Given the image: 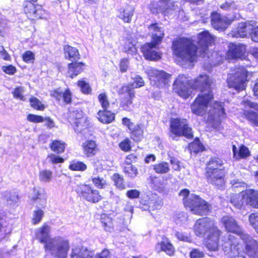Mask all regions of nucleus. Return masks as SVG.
Returning a JSON list of instances; mask_svg holds the SVG:
<instances>
[{
	"label": "nucleus",
	"instance_id": "obj_1",
	"mask_svg": "<svg viewBox=\"0 0 258 258\" xmlns=\"http://www.w3.org/2000/svg\"><path fill=\"white\" fill-rule=\"evenodd\" d=\"M198 46L189 39L181 38L172 43L173 53L183 60L193 62L197 56L209 57L208 47L214 41V38L208 31L199 34Z\"/></svg>",
	"mask_w": 258,
	"mask_h": 258
},
{
	"label": "nucleus",
	"instance_id": "obj_2",
	"mask_svg": "<svg viewBox=\"0 0 258 258\" xmlns=\"http://www.w3.org/2000/svg\"><path fill=\"white\" fill-rule=\"evenodd\" d=\"M213 93H201L191 105L193 113L199 116H207V121L214 129L220 130L221 121L226 117L224 103L211 102ZM205 117H206L205 116Z\"/></svg>",
	"mask_w": 258,
	"mask_h": 258
},
{
	"label": "nucleus",
	"instance_id": "obj_3",
	"mask_svg": "<svg viewBox=\"0 0 258 258\" xmlns=\"http://www.w3.org/2000/svg\"><path fill=\"white\" fill-rule=\"evenodd\" d=\"M194 231L199 236H206L205 245L210 250L218 249L220 231L215 226L214 222L208 218L197 220L194 225Z\"/></svg>",
	"mask_w": 258,
	"mask_h": 258
},
{
	"label": "nucleus",
	"instance_id": "obj_4",
	"mask_svg": "<svg viewBox=\"0 0 258 258\" xmlns=\"http://www.w3.org/2000/svg\"><path fill=\"white\" fill-rule=\"evenodd\" d=\"M179 196L182 197L184 206L189 208L194 214L203 216L207 215L211 209V206L199 196L195 194L189 195L187 189L181 190Z\"/></svg>",
	"mask_w": 258,
	"mask_h": 258
},
{
	"label": "nucleus",
	"instance_id": "obj_5",
	"mask_svg": "<svg viewBox=\"0 0 258 258\" xmlns=\"http://www.w3.org/2000/svg\"><path fill=\"white\" fill-rule=\"evenodd\" d=\"M68 240L61 236H55L44 245L46 252L53 258H67L70 249Z\"/></svg>",
	"mask_w": 258,
	"mask_h": 258
},
{
	"label": "nucleus",
	"instance_id": "obj_6",
	"mask_svg": "<svg viewBox=\"0 0 258 258\" xmlns=\"http://www.w3.org/2000/svg\"><path fill=\"white\" fill-rule=\"evenodd\" d=\"M169 136L173 140H177V138L184 136L187 139H192V129L189 126L186 119L177 118L171 119L170 122Z\"/></svg>",
	"mask_w": 258,
	"mask_h": 258
},
{
	"label": "nucleus",
	"instance_id": "obj_7",
	"mask_svg": "<svg viewBox=\"0 0 258 258\" xmlns=\"http://www.w3.org/2000/svg\"><path fill=\"white\" fill-rule=\"evenodd\" d=\"M225 238L226 241L222 246L225 255L229 258H245V252L242 245L237 241L233 235L228 234Z\"/></svg>",
	"mask_w": 258,
	"mask_h": 258
},
{
	"label": "nucleus",
	"instance_id": "obj_8",
	"mask_svg": "<svg viewBox=\"0 0 258 258\" xmlns=\"http://www.w3.org/2000/svg\"><path fill=\"white\" fill-rule=\"evenodd\" d=\"M247 71L243 67L238 68L234 72L228 75L227 83L230 88H233L237 91L245 89L247 81Z\"/></svg>",
	"mask_w": 258,
	"mask_h": 258
},
{
	"label": "nucleus",
	"instance_id": "obj_9",
	"mask_svg": "<svg viewBox=\"0 0 258 258\" xmlns=\"http://www.w3.org/2000/svg\"><path fill=\"white\" fill-rule=\"evenodd\" d=\"M190 80L184 75L178 76L173 84V90L179 96L186 99L191 94Z\"/></svg>",
	"mask_w": 258,
	"mask_h": 258
},
{
	"label": "nucleus",
	"instance_id": "obj_10",
	"mask_svg": "<svg viewBox=\"0 0 258 258\" xmlns=\"http://www.w3.org/2000/svg\"><path fill=\"white\" fill-rule=\"evenodd\" d=\"M75 190L81 198L89 202L96 203L102 199L99 191L93 189L88 184H81L78 185Z\"/></svg>",
	"mask_w": 258,
	"mask_h": 258
},
{
	"label": "nucleus",
	"instance_id": "obj_11",
	"mask_svg": "<svg viewBox=\"0 0 258 258\" xmlns=\"http://www.w3.org/2000/svg\"><path fill=\"white\" fill-rule=\"evenodd\" d=\"M213 80L206 74H201L195 80H190L192 89H198L201 93H213Z\"/></svg>",
	"mask_w": 258,
	"mask_h": 258
},
{
	"label": "nucleus",
	"instance_id": "obj_12",
	"mask_svg": "<svg viewBox=\"0 0 258 258\" xmlns=\"http://www.w3.org/2000/svg\"><path fill=\"white\" fill-rule=\"evenodd\" d=\"M148 74L151 83L158 88H162L168 84L171 76L163 71H159L154 68L148 69Z\"/></svg>",
	"mask_w": 258,
	"mask_h": 258
},
{
	"label": "nucleus",
	"instance_id": "obj_13",
	"mask_svg": "<svg viewBox=\"0 0 258 258\" xmlns=\"http://www.w3.org/2000/svg\"><path fill=\"white\" fill-rule=\"evenodd\" d=\"M71 258H110L109 251L104 249L97 255L94 256V252L84 247H76L72 248Z\"/></svg>",
	"mask_w": 258,
	"mask_h": 258
},
{
	"label": "nucleus",
	"instance_id": "obj_14",
	"mask_svg": "<svg viewBox=\"0 0 258 258\" xmlns=\"http://www.w3.org/2000/svg\"><path fill=\"white\" fill-rule=\"evenodd\" d=\"M121 96L120 107L126 111H131L133 108V99L135 97V92L129 86H123L119 90Z\"/></svg>",
	"mask_w": 258,
	"mask_h": 258
},
{
	"label": "nucleus",
	"instance_id": "obj_15",
	"mask_svg": "<svg viewBox=\"0 0 258 258\" xmlns=\"http://www.w3.org/2000/svg\"><path fill=\"white\" fill-rule=\"evenodd\" d=\"M240 238L245 246V254L249 258H258V241L246 233L242 234Z\"/></svg>",
	"mask_w": 258,
	"mask_h": 258
},
{
	"label": "nucleus",
	"instance_id": "obj_16",
	"mask_svg": "<svg viewBox=\"0 0 258 258\" xmlns=\"http://www.w3.org/2000/svg\"><path fill=\"white\" fill-rule=\"evenodd\" d=\"M159 43L153 41L152 42L147 43L142 46L141 50L146 59L156 60L161 58V53L157 51V45Z\"/></svg>",
	"mask_w": 258,
	"mask_h": 258
},
{
	"label": "nucleus",
	"instance_id": "obj_17",
	"mask_svg": "<svg viewBox=\"0 0 258 258\" xmlns=\"http://www.w3.org/2000/svg\"><path fill=\"white\" fill-rule=\"evenodd\" d=\"M24 11L28 17L32 19H40L42 15V7L40 5H36L31 2L26 1L23 4Z\"/></svg>",
	"mask_w": 258,
	"mask_h": 258
},
{
	"label": "nucleus",
	"instance_id": "obj_18",
	"mask_svg": "<svg viewBox=\"0 0 258 258\" xmlns=\"http://www.w3.org/2000/svg\"><path fill=\"white\" fill-rule=\"evenodd\" d=\"M222 221L227 231L236 233L239 237H241L242 234L245 233L238 225L236 220L232 217L229 216H224L222 219Z\"/></svg>",
	"mask_w": 258,
	"mask_h": 258
},
{
	"label": "nucleus",
	"instance_id": "obj_19",
	"mask_svg": "<svg viewBox=\"0 0 258 258\" xmlns=\"http://www.w3.org/2000/svg\"><path fill=\"white\" fill-rule=\"evenodd\" d=\"M211 22L215 29L223 30L231 24V20L217 13H213L211 15Z\"/></svg>",
	"mask_w": 258,
	"mask_h": 258
},
{
	"label": "nucleus",
	"instance_id": "obj_20",
	"mask_svg": "<svg viewBox=\"0 0 258 258\" xmlns=\"http://www.w3.org/2000/svg\"><path fill=\"white\" fill-rule=\"evenodd\" d=\"M206 170V177L207 181L217 186H222L224 183V177L225 176L224 170H217L216 171Z\"/></svg>",
	"mask_w": 258,
	"mask_h": 258
},
{
	"label": "nucleus",
	"instance_id": "obj_21",
	"mask_svg": "<svg viewBox=\"0 0 258 258\" xmlns=\"http://www.w3.org/2000/svg\"><path fill=\"white\" fill-rule=\"evenodd\" d=\"M242 103L245 106V109H246L247 108H250L258 111V104L256 103L245 99L243 100ZM244 114L246 118L250 120L255 125L258 126L257 113L253 111H246V110H244Z\"/></svg>",
	"mask_w": 258,
	"mask_h": 258
},
{
	"label": "nucleus",
	"instance_id": "obj_22",
	"mask_svg": "<svg viewBox=\"0 0 258 258\" xmlns=\"http://www.w3.org/2000/svg\"><path fill=\"white\" fill-rule=\"evenodd\" d=\"M149 33L152 35V40L155 43H160L164 37V30L161 24L155 23L148 27Z\"/></svg>",
	"mask_w": 258,
	"mask_h": 258
},
{
	"label": "nucleus",
	"instance_id": "obj_23",
	"mask_svg": "<svg viewBox=\"0 0 258 258\" xmlns=\"http://www.w3.org/2000/svg\"><path fill=\"white\" fill-rule=\"evenodd\" d=\"M253 29L252 25L249 23H239L237 28L232 31V36L236 38H244L247 34H251Z\"/></svg>",
	"mask_w": 258,
	"mask_h": 258
},
{
	"label": "nucleus",
	"instance_id": "obj_24",
	"mask_svg": "<svg viewBox=\"0 0 258 258\" xmlns=\"http://www.w3.org/2000/svg\"><path fill=\"white\" fill-rule=\"evenodd\" d=\"M50 227L47 225H44L42 227L36 230V238L40 243H43L44 245H46L52 238H50L49 232Z\"/></svg>",
	"mask_w": 258,
	"mask_h": 258
},
{
	"label": "nucleus",
	"instance_id": "obj_25",
	"mask_svg": "<svg viewBox=\"0 0 258 258\" xmlns=\"http://www.w3.org/2000/svg\"><path fill=\"white\" fill-rule=\"evenodd\" d=\"M30 198L35 203L39 202L38 207H44L46 206L47 196L44 191L40 188H34Z\"/></svg>",
	"mask_w": 258,
	"mask_h": 258
},
{
	"label": "nucleus",
	"instance_id": "obj_26",
	"mask_svg": "<svg viewBox=\"0 0 258 258\" xmlns=\"http://www.w3.org/2000/svg\"><path fill=\"white\" fill-rule=\"evenodd\" d=\"M82 148L83 153L87 157H92L95 156L98 151L96 142L93 140L86 141L83 144Z\"/></svg>",
	"mask_w": 258,
	"mask_h": 258
},
{
	"label": "nucleus",
	"instance_id": "obj_27",
	"mask_svg": "<svg viewBox=\"0 0 258 258\" xmlns=\"http://www.w3.org/2000/svg\"><path fill=\"white\" fill-rule=\"evenodd\" d=\"M3 200L5 203L11 207L15 206L19 201L18 192L15 191H6L3 193Z\"/></svg>",
	"mask_w": 258,
	"mask_h": 258
},
{
	"label": "nucleus",
	"instance_id": "obj_28",
	"mask_svg": "<svg viewBox=\"0 0 258 258\" xmlns=\"http://www.w3.org/2000/svg\"><path fill=\"white\" fill-rule=\"evenodd\" d=\"M155 248L158 252L163 251L170 256L173 255L174 253L173 246L166 238L163 239L160 242L157 243Z\"/></svg>",
	"mask_w": 258,
	"mask_h": 258
},
{
	"label": "nucleus",
	"instance_id": "obj_29",
	"mask_svg": "<svg viewBox=\"0 0 258 258\" xmlns=\"http://www.w3.org/2000/svg\"><path fill=\"white\" fill-rule=\"evenodd\" d=\"M85 67L83 62H75L69 63L68 65V76L71 78L77 76L82 72Z\"/></svg>",
	"mask_w": 258,
	"mask_h": 258
},
{
	"label": "nucleus",
	"instance_id": "obj_30",
	"mask_svg": "<svg viewBox=\"0 0 258 258\" xmlns=\"http://www.w3.org/2000/svg\"><path fill=\"white\" fill-rule=\"evenodd\" d=\"M131 132V138L134 141L140 142L143 138L144 125L142 124H136Z\"/></svg>",
	"mask_w": 258,
	"mask_h": 258
},
{
	"label": "nucleus",
	"instance_id": "obj_31",
	"mask_svg": "<svg viewBox=\"0 0 258 258\" xmlns=\"http://www.w3.org/2000/svg\"><path fill=\"white\" fill-rule=\"evenodd\" d=\"M223 163L221 159L217 157L211 158L206 164V170H209V173L211 172V170H223Z\"/></svg>",
	"mask_w": 258,
	"mask_h": 258
},
{
	"label": "nucleus",
	"instance_id": "obj_32",
	"mask_svg": "<svg viewBox=\"0 0 258 258\" xmlns=\"http://www.w3.org/2000/svg\"><path fill=\"white\" fill-rule=\"evenodd\" d=\"M134 9L133 7L127 6L124 8L120 10L119 18L121 19L124 22L130 23L134 15Z\"/></svg>",
	"mask_w": 258,
	"mask_h": 258
},
{
	"label": "nucleus",
	"instance_id": "obj_33",
	"mask_svg": "<svg viewBox=\"0 0 258 258\" xmlns=\"http://www.w3.org/2000/svg\"><path fill=\"white\" fill-rule=\"evenodd\" d=\"M52 96L55 98L58 101L63 99V102L66 103H70L72 100V94L69 90H67L64 92H62L59 89L55 90Z\"/></svg>",
	"mask_w": 258,
	"mask_h": 258
},
{
	"label": "nucleus",
	"instance_id": "obj_34",
	"mask_svg": "<svg viewBox=\"0 0 258 258\" xmlns=\"http://www.w3.org/2000/svg\"><path fill=\"white\" fill-rule=\"evenodd\" d=\"M245 50V46L244 45L232 44L229 51L232 57L237 58H241L243 55Z\"/></svg>",
	"mask_w": 258,
	"mask_h": 258
},
{
	"label": "nucleus",
	"instance_id": "obj_35",
	"mask_svg": "<svg viewBox=\"0 0 258 258\" xmlns=\"http://www.w3.org/2000/svg\"><path fill=\"white\" fill-rule=\"evenodd\" d=\"M72 121L75 131L79 133H82L83 130L87 129L89 125V121L87 116L84 117L80 120Z\"/></svg>",
	"mask_w": 258,
	"mask_h": 258
},
{
	"label": "nucleus",
	"instance_id": "obj_36",
	"mask_svg": "<svg viewBox=\"0 0 258 258\" xmlns=\"http://www.w3.org/2000/svg\"><path fill=\"white\" fill-rule=\"evenodd\" d=\"M98 118L99 120L103 123H109L111 122L115 118L114 114L107 109H104L103 111L100 110L98 112Z\"/></svg>",
	"mask_w": 258,
	"mask_h": 258
},
{
	"label": "nucleus",
	"instance_id": "obj_37",
	"mask_svg": "<svg viewBox=\"0 0 258 258\" xmlns=\"http://www.w3.org/2000/svg\"><path fill=\"white\" fill-rule=\"evenodd\" d=\"M65 57L70 60H75L80 58L78 50L70 45H65L63 47Z\"/></svg>",
	"mask_w": 258,
	"mask_h": 258
},
{
	"label": "nucleus",
	"instance_id": "obj_38",
	"mask_svg": "<svg viewBox=\"0 0 258 258\" xmlns=\"http://www.w3.org/2000/svg\"><path fill=\"white\" fill-rule=\"evenodd\" d=\"M242 192L244 195L245 204L246 205L250 206L252 204V202L258 198L257 190L248 189H246L244 192L242 191Z\"/></svg>",
	"mask_w": 258,
	"mask_h": 258
},
{
	"label": "nucleus",
	"instance_id": "obj_39",
	"mask_svg": "<svg viewBox=\"0 0 258 258\" xmlns=\"http://www.w3.org/2000/svg\"><path fill=\"white\" fill-rule=\"evenodd\" d=\"M230 203L237 209H241L245 204L244 195L242 191L237 194H234L230 198Z\"/></svg>",
	"mask_w": 258,
	"mask_h": 258
},
{
	"label": "nucleus",
	"instance_id": "obj_40",
	"mask_svg": "<svg viewBox=\"0 0 258 258\" xmlns=\"http://www.w3.org/2000/svg\"><path fill=\"white\" fill-rule=\"evenodd\" d=\"M236 147L235 146H233V152L234 157L236 159H239V158H245L250 155V151L248 148L244 145L240 146L237 156L236 155Z\"/></svg>",
	"mask_w": 258,
	"mask_h": 258
},
{
	"label": "nucleus",
	"instance_id": "obj_41",
	"mask_svg": "<svg viewBox=\"0 0 258 258\" xmlns=\"http://www.w3.org/2000/svg\"><path fill=\"white\" fill-rule=\"evenodd\" d=\"M50 148L52 151L57 153H61L64 152L66 148V144L60 141H53L50 144Z\"/></svg>",
	"mask_w": 258,
	"mask_h": 258
},
{
	"label": "nucleus",
	"instance_id": "obj_42",
	"mask_svg": "<svg viewBox=\"0 0 258 258\" xmlns=\"http://www.w3.org/2000/svg\"><path fill=\"white\" fill-rule=\"evenodd\" d=\"M154 170L157 173L164 174L168 172L170 170L168 163L162 162L154 165Z\"/></svg>",
	"mask_w": 258,
	"mask_h": 258
},
{
	"label": "nucleus",
	"instance_id": "obj_43",
	"mask_svg": "<svg viewBox=\"0 0 258 258\" xmlns=\"http://www.w3.org/2000/svg\"><path fill=\"white\" fill-rule=\"evenodd\" d=\"M101 222L106 231L110 232L113 229V225L112 219L105 215L102 216Z\"/></svg>",
	"mask_w": 258,
	"mask_h": 258
},
{
	"label": "nucleus",
	"instance_id": "obj_44",
	"mask_svg": "<svg viewBox=\"0 0 258 258\" xmlns=\"http://www.w3.org/2000/svg\"><path fill=\"white\" fill-rule=\"evenodd\" d=\"M132 77L134 82L132 84H129L128 86H129L132 90H134V88H139L144 85V81L140 76L134 75H133Z\"/></svg>",
	"mask_w": 258,
	"mask_h": 258
},
{
	"label": "nucleus",
	"instance_id": "obj_45",
	"mask_svg": "<svg viewBox=\"0 0 258 258\" xmlns=\"http://www.w3.org/2000/svg\"><path fill=\"white\" fill-rule=\"evenodd\" d=\"M52 177V172L44 169L39 172V179L43 182H49Z\"/></svg>",
	"mask_w": 258,
	"mask_h": 258
},
{
	"label": "nucleus",
	"instance_id": "obj_46",
	"mask_svg": "<svg viewBox=\"0 0 258 258\" xmlns=\"http://www.w3.org/2000/svg\"><path fill=\"white\" fill-rule=\"evenodd\" d=\"M123 172L128 177L134 178L138 174V169L133 165H126L123 167Z\"/></svg>",
	"mask_w": 258,
	"mask_h": 258
},
{
	"label": "nucleus",
	"instance_id": "obj_47",
	"mask_svg": "<svg viewBox=\"0 0 258 258\" xmlns=\"http://www.w3.org/2000/svg\"><path fill=\"white\" fill-rule=\"evenodd\" d=\"M31 106L37 110H43L45 108L44 105L36 97H32L30 99Z\"/></svg>",
	"mask_w": 258,
	"mask_h": 258
},
{
	"label": "nucleus",
	"instance_id": "obj_48",
	"mask_svg": "<svg viewBox=\"0 0 258 258\" xmlns=\"http://www.w3.org/2000/svg\"><path fill=\"white\" fill-rule=\"evenodd\" d=\"M112 179L117 187L121 189H123L125 188L123 178L121 177L119 174L117 173L114 174L112 176Z\"/></svg>",
	"mask_w": 258,
	"mask_h": 258
},
{
	"label": "nucleus",
	"instance_id": "obj_49",
	"mask_svg": "<svg viewBox=\"0 0 258 258\" xmlns=\"http://www.w3.org/2000/svg\"><path fill=\"white\" fill-rule=\"evenodd\" d=\"M84 117H87V116L80 109L73 110L70 112V117L73 119V121L80 120Z\"/></svg>",
	"mask_w": 258,
	"mask_h": 258
},
{
	"label": "nucleus",
	"instance_id": "obj_50",
	"mask_svg": "<svg viewBox=\"0 0 258 258\" xmlns=\"http://www.w3.org/2000/svg\"><path fill=\"white\" fill-rule=\"evenodd\" d=\"M101 106L104 109H107L109 105L108 97L106 93H101L98 97Z\"/></svg>",
	"mask_w": 258,
	"mask_h": 258
},
{
	"label": "nucleus",
	"instance_id": "obj_51",
	"mask_svg": "<svg viewBox=\"0 0 258 258\" xmlns=\"http://www.w3.org/2000/svg\"><path fill=\"white\" fill-rule=\"evenodd\" d=\"M44 215L43 211L41 209H38L34 212L32 218V223L37 224L39 223Z\"/></svg>",
	"mask_w": 258,
	"mask_h": 258
},
{
	"label": "nucleus",
	"instance_id": "obj_52",
	"mask_svg": "<svg viewBox=\"0 0 258 258\" xmlns=\"http://www.w3.org/2000/svg\"><path fill=\"white\" fill-rule=\"evenodd\" d=\"M70 168L74 171H84L87 168V166L83 162H76L70 165Z\"/></svg>",
	"mask_w": 258,
	"mask_h": 258
},
{
	"label": "nucleus",
	"instance_id": "obj_53",
	"mask_svg": "<svg viewBox=\"0 0 258 258\" xmlns=\"http://www.w3.org/2000/svg\"><path fill=\"white\" fill-rule=\"evenodd\" d=\"M92 181L96 187L100 188H104L107 185L106 180L103 178L100 177H93L92 178Z\"/></svg>",
	"mask_w": 258,
	"mask_h": 258
},
{
	"label": "nucleus",
	"instance_id": "obj_54",
	"mask_svg": "<svg viewBox=\"0 0 258 258\" xmlns=\"http://www.w3.org/2000/svg\"><path fill=\"white\" fill-rule=\"evenodd\" d=\"M78 85L83 93L89 94L91 92V89L89 84L85 81H79Z\"/></svg>",
	"mask_w": 258,
	"mask_h": 258
},
{
	"label": "nucleus",
	"instance_id": "obj_55",
	"mask_svg": "<svg viewBox=\"0 0 258 258\" xmlns=\"http://www.w3.org/2000/svg\"><path fill=\"white\" fill-rule=\"evenodd\" d=\"M131 141L126 138L120 142L119 147L120 149L124 152H128L131 149Z\"/></svg>",
	"mask_w": 258,
	"mask_h": 258
},
{
	"label": "nucleus",
	"instance_id": "obj_56",
	"mask_svg": "<svg viewBox=\"0 0 258 258\" xmlns=\"http://www.w3.org/2000/svg\"><path fill=\"white\" fill-rule=\"evenodd\" d=\"M250 225L255 229L258 233V214H251L249 217Z\"/></svg>",
	"mask_w": 258,
	"mask_h": 258
},
{
	"label": "nucleus",
	"instance_id": "obj_57",
	"mask_svg": "<svg viewBox=\"0 0 258 258\" xmlns=\"http://www.w3.org/2000/svg\"><path fill=\"white\" fill-rule=\"evenodd\" d=\"M203 145L198 141L194 142L190 145L191 151L196 154L203 151Z\"/></svg>",
	"mask_w": 258,
	"mask_h": 258
},
{
	"label": "nucleus",
	"instance_id": "obj_58",
	"mask_svg": "<svg viewBox=\"0 0 258 258\" xmlns=\"http://www.w3.org/2000/svg\"><path fill=\"white\" fill-rule=\"evenodd\" d=\"M24 92V90L23 87H17L15 89L14 91L13 92L14 96L16 98L19 99L22 101H24L25 100V98L24 96L23 95Z\"/></svg>",
	"mask_w": 258,
	"mask_h": 258
},
{
	"label": "nucleus",
	"instance_id": "obj_59",
	"mask_svg": "<svg viewBox=\"0 0 258 258\" xmlns=\"http://www.w3.org/2000/svg\"><path fill=\"white\" fill-rule=\"evenodd\" d=\"M47 159L49 162L53 164L62 163L64 161L63 158L54 154H50L48 155Z\"/></svg>",
	"mask_w": 258,
	"mask_h": 258
},
{
	"label": "nucleus",
	"instance_id": "obj_60",
	"mask_svg": "<svg viewBox=\"0 0 258 258\" xmlns=\"http://www.w3.org/2000/svg\"><path fill=\"white\" fill-rule=\"evenodd\" d=\"M27 119L31 122L39 123L44 122V117L40 115L30 114L27 116Z\"/></svg>",
	"mask_w": 258,
	"mask_h": 258
},
{
	"label": "nucleus",
	"instance_id": "obj_61",
	"mask_svg": "<svg viewBox=\"0 0 258 258\" xmlns=\"http://www.w3.org/2000/svg\"><path fill=\"white\" fill-rule=\"evenodd\" d=\"M35 58L34 54L31 51H26L23 55V59L26 62H32Z\"/></svg>",
	"mask_w": 258,
	"mask_h": 258
},
{
	"label": "nucleus",
	"instance_id": "obj_62",
	"mask_svg": "<svg viewBox=\"0 0 258 258\" xmlns=\"http://www.w3.org/2000/svg\"><path fill=\"white\" fill-rule=\"evenodd\" d=\"M163 205V202L161 199H158L155 201H152L149 203V208L152 210H157L160 209Z\"/></svg>",
	"mask_w": 258,
	"mask_h": 258
},
{
	"label": "nucleus",
	"instance_id": "obj_63",
	"mask_svg": "<svg viewBox=\"0 0 258 258\" xmlns=\"http://www.w3.org/2000/svg\"><path fill=\"white\" fill-rule=\"evenodd\" d=\"M124 51L128 53H134L136 51L135 45L129 41L126 42L124 46Z\"/></svg>",
	"mask_w": 258,
	"mask_h": 258
},
{
	"label": "nucleus",
	"instance_id": "obj_64",
	"mask_svg": "<svg viewBox=\"0 0 258 258\" xmlns=\"http://www.w3.org/2000/svg\"><path fill=\"white\" fill-rule=\"evenodd\" d=\"M190 258H202L204 257V253L198 249H193L190 252Z\"/></svg>",
	"mask_w": 258,
	"mask_h": 258
}]
</instances>
